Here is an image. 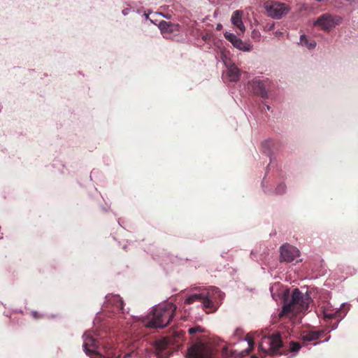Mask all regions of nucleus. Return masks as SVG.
I'll list each match as a JSON object with an SVG mask.
<instances>
[{"label":"nucleus","instance_id":"f257e3e1","mask_svg":"<svg viewBox=\"0 0 358 358\" xmlns=\"http://www.w3.org/2000/svg\"><path fill=\"white\" fill-rule=\"evenodd\" d=\"M310 301L308 294H303L298 288H295L292 292L291 299L285 298L284 306L279 313L280 318L289 317L306 311Z\"/></svg>","mask_w":358,"mask_h":358},{"label":"nucleus","instance_id":"f03ea898","mask_svg":"<svg viewBox=\"0 0 358 358\" xmlns=\"http://www.w3.org/2000/svg\"><path fill=\"white\" fill-rule=\"evenodd\" d=\"M224 294L218 287H212L199 294L189 296L185 301L187 304L199 301L207 313L215 312L220 302L223 299Z\"/></svg>","mask_w":358,"mask_h":358},{"label":"nucleus","instance_id":"7ed1b4c3","mask_svg":"<svg viewBox=\"0 0 358 358\" xmlns=\"http://www.w3.org/2000/svg\"><path fill=\"white\" fill-rule=\"evenodd\" d=\"M176 310V306L173 303H166L156 306L152 312L151 319L146 326L150 328H164L172 320Z\"/></svg>","mask_w":358,"mask_h":358},{"label":"nucleus","instance_id":"20e7f679","mask_svg":"<svg viewBox=\"0 0 358 358\" xmlns=\"http://www.w3.org/2000/svg\"><path fill=\"white\" fill-rule=\"evenodd\" d=\"M255 336L260 338L259 350L264 355L275 356L281 355L280 349L282 347V341L279 332L266 334L256 331Z\"/></svg>","mask_w":358,"mask_h":358},{"label":"nucleus","instance_id":"39448f33","mask_svg":"<svg viewBox=\"0 0 358 358\" xmlns=\"http://www.w3.org/2000/svg\"><path fill=\"white\" fill-rule=\"evenodd\" d=\"M187 358H214L213 351L208 345L199 342L188 349Z\"/></svg>","mask_w":358,"mask_h":358},{"label":"nucleus","instance_id":"423d86ee","mask_svg":"<svg viewBox=\"0 0 358 358\" xmlns=\"http://www.w3.org/2000/svg\"><path fill=\"white\" fill-rule=\"evenodd\" d=\"M268 16L274 19H280L287 14L289 8L285 3L278 1H267L264 3Z\"/></svg>","mask_w":358,"mask_h":358},{"label":"nucleus","instance_id":"0eeeda50","mask_svg":"<svg viewBox=\"0 0 358 358\" xmlns=\"http://www.w3.org/2000/svg\"><path fill=\"white\" fill-rule=\"evenodd\" d=\"M281 261L292 262L299 256V250L294 246L285 243L280 247Z\"/></svg>","mask_w":358,"mask_h":358},{"label":"nucleus","instance_id":"6e6552de","mask_svg":"<svg viewBox=\"0 0 358 358\" xmlns=\"http://www.w3.org/2000/svg\"><path fill=\"white\" fill-rule=\"evenodd\" d=\"M83 348L85 353L92 357L97 354L99 341L89 334H84Z\"/></svg>","mask_w":358,"mask_h":358},{"label":"nucleus","instance_id":"1a4fd4ad","mask_svg":"<svg viewBox=\"0 0 358 358\" xmlns=\"http://www.w3.org/2000/svg\"><path fill=\"white\" fill-rule=\"evenodd\" d=\"M336 24L335 18L331 15L325 13L317 18L314 25L320 27L324 31H329Z\"/></svg>","mask_w":358,"mask_h":358},{"label":"nucleus","instance_id":"9d476101","mask_svg":"<svg viewBox=\"0 0 358 358\" xmlns=\"http://www.w3.org/2000/svg\"><path fill=\"white\" fill-rule=\"evenodd\" d=\"M325 331L324 330H303L301 332L299 338L304 345L322 338Z\"/></svg>","mask_w":358,"mask_h":358},{"label":"nucleus","instance_id":"9b49d317","mask_svg":"<svg viewBox=\"0 0 358 358\" xmlns=\"http://www.w3.org/2000/svg\"><path fill=\"white\" fill-rule=\"evenodd\" d=\"M252 91L257 95L267 98V90L264 81L260 80H255L251 83Z\"/></svg>","mask_w":358,"mask_h":358},{"label":"nucleus","instance_id":"f8f14e48","mask_svg":"<svg viewBox=\"0 0 358 358\" xmlns=\"http://www.w3.org/2000/svg\"><path fill=\"white\" fill-rule=\"evenodd\" d=\"M225 38L230 41L233 45L241 50H249V48H248L247 45L243 42L242 40L238 38L235 34L231 33H225Z\"/></svg>","mask_w":358,"mask_h":358},{"label":"nucleus","instance_id":"ddd939ff","mask_svg":"<svg viewBox=\"0 0 358 358\" xmlns=\"http://www.w3.org/2000/svg\"><path fill=\"white\" fill-rule=\"evenodd\" d=\"M243 11L237 10L234 12L231 16V22L242 33L245 31V27L242 21Z\"/></svg>","mask_w":358,"mask_h":358},{"label":"nucleus","instance_id":"4468645a","mask_svg":"<svg viewBox=\"0 0 358 358\" xmlns=\"http://www.w3.org/2000/svg\"><path fill=\"white\" fill-rule=\"evenodd\" d=\"M109 303L112 304L114 306V311L124 313V303L122 299L118 295L112 296L108 299Z\"/></svg>","mask_w":358,"mask_h":358},{"label":"nucleus","instance_id":"2eb2a0df","mask_svg":"<svg viewBox=\"0 0 358 358\" xmlns=\"http://www.w3.org/2000/svg\"><path fill=\"white\" fill-rule=\"evenodd\" d=\"M227 75L230 81L236 82L239 79L240 71L236 66L232 64L228 67Z\"/></svg>","mask_w":358,"mask_h":358},{"label":"nucleus","instance_id":"dca6fc26","mask_svg":"<svg viewBox=\"0 0 358 358\" xmlns=\"http://www.w3.org/2000/svg\"><path fill=\"white\" fill-rule=\"evenodd\" d=\"M245 340L248 341V347L245 350H242L238 353L237 357H242L246 356V355H249L253 350L254 345H255V342H254L253 338L248 335L245 338Z\"/></svg>","mask_w":358,"mask_h":358},{"label":"nucleus","instance_id":"f3484780","mask_svg":"<svg viewBox=\"0 0 358 358\" xmlns=\"http://www.w3.org/2000/svg\"><path fill=\"white\" fill-rule=\"evenodd\" d=\"M168 346V341L166 338L157 340L155 342V348L157 352V354L164 351Z\"/></svg>","mask_w":358,"mask_h":358},{"label":"nucleus","instance_id":"a211bd4d","mask_svg":"<svg viewBox=\"0 0 358 358\" xmlns=\"http://www.w3.org/2000/svg\"><path fill=\"white\" fill-rule=\"evenodd\" d=\"M300 42L302 45H306L308 49H313L316 46V43L314 41H311L308 43V40L305 35H301L300 37Z\"/></svg>","mask_w":358,"mask_h":358},{"label":"nucleus","instance_id":"6ab92c4d","mask_svg":"<svg viewBox=\"0 0 358 358\" xmlns=\"http://www.w3.org/2000/svg\"><path fill=\"white\" fill-rule=\"evenodd\" d=\"M301 348V345L299 342L291 341L289 343V351L291 352H298Z\"/></svg>","mask_w":358,"mask_h":358},{"label":"nucleus","instance_id":"aec40b11","mask_svg":"<svg viewBox=\"0 0 358 358\" xmlns=\"http://www.w3.org/2000/svg\"><path fill=\"white\" fill-rule=\"evenodd\" d=\"M203 331V329L200 326H195V327H191L188 329V333L190 335H194L196 333H201Z\"/></svg>","mask_w":358,"mask_h":358},{"label":"nucleus","instance_id":"412c9836","mask_svg":"<svg viewBox=\"0 0 358 358\" xmlns=\"http://www.w3.org/2000/svg\"><path fill=\"white\" fill-rule=\"evenodd\" d=\"M171 27V24L165 21H163L160 23V28L162 30H167V31H171V29H169Z\"/></svg>","mask_w":358,"mask_h":358},{"label":"nucleus","instance_id":"4be33fe9","mask_svg":"<svg viewBox=\"0 0 358 358\" xmlns=\"http://www.w3.org/2000/svg\"><path fill=\"white\" fill-rule=\"evenodd\" d=\"M276 192L277 194H281L285 192V185L283 183H281L278 185V186L276 187Z\"/></svg>","mask_w":358,"mask_h":358},{"label":"nucleus","instance_id":"5701e85b","mask_svg":"<svg viewBox=\"0 0 358 358\" xmlns=\"http://www.w3.org/2000/svg\"><path fill=\"white\" fill-rule=\"evenodd\" d=\"M252 37L254 38H259L260 37V33L258 31L254 30L252 33Z\"/></svg>","mask_w":358,"mask_h":358},{"label":"nucleus","instance_id":"b1692460","mask_svg":"<svg viewBox=\"0 0 358 358\" xmlns=\"http://www.w3.org/2000/svg\"><path fill=\"white\" fill-rule=\"evenodd\" d=\"M232 354H233V355H234L236 357V350L233 351V352H232Z\"/></svg>","mask_w":358,"mask_h":358},{"label":"nucleus","instance_id":"393cba45","mask_svg":"<svg viewBox=\"0 0 358 358\" xmlns=\"http://www.w3.org/2000/svg\"><path fill=\"white\" fill-rule=\"evenodd\" d=\"M252 358H258V357L257 356H255V355H252Z\"/></svg>","mask_w":358,"mask_h":358},{"label":"nucleus","instance_id":"a878e982","mask_svg":"<svg viewBox=\"0 0 358 358\" xmlns=\"http://www.w3.org/2000/svg\"><path fill=\"white\" fill-rule=\"evenodd\" d=\"M116 358H118V357H116Z\"/></svg>","mask_w":358,"mask_h":358}]
</instances>
